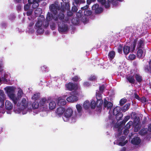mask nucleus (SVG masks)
Listing matches in <instances>:
<instances>
[{
	"label": "nucleus",
	"mask_w": 151,
	"mask_h": 151,
	"mask_svg": "<svg viewBox=\"0 0 151 151\" xmlns=\"http://www.w3.org/2000/svg\"><path fill=\"white\" fill-rule=\"evenodd\" d=\"M30 4L29 3V4H27L24 5V9L25 11H27L28 10L30 6Z\"/></svg>",
	"instance_id": "obj_55"
},
{
	"label": "nucleus",
	"mask_w": 151,
	"mask_h": 151,
	"mask_svg": "<svg viewBox=\"0 0 151 151\" xmlns=\"http://www.w3.org/2000/svg\"><path fill=\"white\" fill-rule=\"evenodd\" d=\"M44 18L43 16H40L38 18V21L35 24V28L37 29V32L39 34H42L44 32L42 25H44Z\"/></svg>",
	"instance_id": "obj_2"
},
{
	"label": "nucleus",
	"mask_w": 151,
	"mask_h": 151,
	"mask_svg": "<svg viewBox=\"0 0 151 151\" xmlns=\"http://www.w3.org/2000/svg\"><path fill=\"white\" fill-rule=\"evenodd\" d=\"M137 38L135 39L133 42L132 43L131 45V46L132 47V51H134V50H135L137 42Z\"/></svg>",
	"instance_id": "obj_32"
},
{
	"label": "nucleus",
	"mask_w": 151,
	"mask_h": 151,
	"mask_svg": "<svg viewBox=\"0 0 151 151\" xmlns=\"http://www.w3.org/2000/svg\"><path fill=\"white\" fill-rule=\"evenodd\" d=\"M91 8L92 10L94 11L96 14H101L103 11V8L101 7H99V5L97 4L93 5Z\"/></svg>",
	"instance_id": "obj_7"
},
{
	"label": "nucleus",
	"mask_w": 151,
	"mask_h": 151,
	"mask_svg": "<svg viewBox=\"0 0 151 151\" xmlns=\"http://www.w3.org/2000/svg\"><path fill=\"white\" fill-rule=\"evenodd\" d=\"M92 14L91 10L86 9L84 11V14L86 16H88L91 15Z\"/></svg>",
	"instance_id": "obj_31"
},
{
	"label": "nucleus",
	"mask_w": 151,
	"mask_h": 151,
	"mask_svg": "<svg viewBox=\"0 0 151 151\" xmlns=\"http://www.w3.org/2000/svg\"><path fill=\"white\" fill-rule=\"evenodd\" d=\"M51 20H48L47 19V17H46V21H45L44 22V25L43 26L45 27H47L49 25V22L51 21Z\"/></svg>",
	"instance_id": "obj_53"
},
{
	"label": "nucleus",
	"mask_w": 151,
	"mask_h": 151,
	"mask_svg": "<svg viewBox=\"0 0 151 151\" xmlns=\"http://www.w3.org/2000/svg\"><path fill=\"white\" fill-rule=\"evenodd\" d=\"M113 114L115 116V118L118 121L121 119L123 116L122 113L121 112L120 108L119 106L116 107L114 109Z\"/></svg>",
	"instance_id": "obj_5"
},
{
	"label": "nucleus",
	"mask_w": 151,
	"mask_h": 151,
	"mask_svg": "<svg viewBox=\"0 0 151 151\" xmlns=\"http://www.w3.org/2000/svg\"><path fill=\"white\" fill-rule=\"evenodd\" d=\"M127 142V141H126L124 142H119V145L121 146H124Z\"/></svg>",
	"instance_id": "obj_62"
},
{
	"label": "nucleus",
	"mask_w": 151,
	"mask_h": 151,
	"mask_svg": "<svg viewBox=\"0 0 151 151\" xmlns=\"http://www.w3.org/2000/svg\"><path fill=\"white\" fill-rule=\"evenodd\" d=\"M105 88V85L104 84L100 86L99 88V92L101 93H102Z\"/></svg>",
	"instance_id": "obj_49"
},
{
	"label": "nucleus",
	"mask_w": 151,
	"mask_h": 151,
	"mask_svg": "<svg viewBox=\"0 0 151 151\" xmlns=\"http://www.w3.org/2000/svg\"><path fill=\"white\" fill-rule=\"evenodd\" d=\"M90 85V83L88 81H86L83 83V86L84 87H88Z\"/></svg>",
	"instance_id": "obj_59"
},
{
	"label": "nucleus",
	"mask_w": 151,
	"mask_h": 151,
	"mask_svg": "<svg viewBox=\"0 0 151 151\" xmlns=\"http://www.w3.org/2000/svg\"><path fill=\"white\" fill-rule=\"evenodd\" d=\"M5 105L6 109L8 110H11L13 108V105L9 101L6 100Z\"/></svg>",
	"instance_id": "obj_16"
},
{
	"label": "nucleus",
	"mask_w": 151,
	"mask_h": 151,
	"mask_svg": "<svg viewBox=\"0 0 151 151\" xmlns=\"http://www.w3.org/2000/svg\"><path fill=\"white\" fill-rule=\"evenodd\" d=\"M66 89L69 91L76 90L78 89L79 86L77 84H74L72 82H70L65 84Z\"/></svg>",
	"instance_id": "obj_6"
},
{
	"label": "nucleus",
	"mask_w": 151,
	"mask_h": 151,
	"mask_svg": "<svg viewBox=\"0 0 151 151\" xmlns=\"http://www.w3.org/2000/svg\"><path fill=\"white\" fill-rule=\"evenodd\" d=\"M3 64L2 61H0V72L1 73L3 71Z\"/></svg>",
	"instance_id": "obj_54"
},
{
	"label": "nucleus",
	"mask_w": 151,
	"mask_h": 151,
	"mask_svg": "<svg viewBox=\"0 0 151 151\" xmlns=\"http://www.w3.org/2000/svg\"><path fill=\"white\" fill-rule=\"evenodd\" d=\"M78 9L77 7L74 5L72 8V11L73 12H76L78 11Z\"/></svg>",
	"instance_id": "obj_57"
},
{
	"label": "nucleus",
	"mask_w": 151,
	"mask_h": 151,
	"mask_svg": "<svg viewBox=\"0 0 151 151\" xmlns=\"http://www.w3.org/2000/svg\"><path fill=\"white\" fill-rule=\"evenodd\" d=\"M39 106V104L37 102H34L32 104V105L33 108L35 109H37L38 108Z\"/></svg>",
	"instance_id": "obj_46"
},
{
	"label": "nucleus",
	"mask_w": 151,
	"mask_h": 151,
	"mask_svg": "<svg viewBox=\"0 0 151 151\" xmlns=\"http://www.w3.org/2000/svg\"><path fill=\"white\" fill-rule=\"evenodd\" d=\"M107 2L109 4V7L110 6L111 4L114 6H116L118 4V1H117V0H108Z\"/></svg>",
	"instance_id": "obj_25"
},
{
	"label": "nucleus",
	"mask_w": 151,
	"mask_h": 151,
	"mask_svg": "<svg viewBox=\"0 0 151 151\" xmlns=\"http://www.w3.org/2000/svg\"><path fill=\"white\" fill-rule=\"evenodd\" d=\"M128 58L131 60H134L135 58V56L134 54H132L130 55Z\"/></svg>",
	"instance_id": "obj_56"
},
{
	"label": "nucleus",
	"mask_w": 151,
	"mask_h": 151,
	"mask_svg": "<svg viewBox=\"0 0 151 151\" xmlns=\"http://www.w3.org/2000/svg\"><path fill=\"white\" fill-rule=\"evenodd\" d=\"M139 133L142 135H145L147 133V130L145 128L142 129L140 131Z\"/></svg>",
	"instance_id": "obj_36"
},
{
	"label": "nucleus",
	"mask_w": 151,
	"mask_h": 151,
	"mask_svg": "<svg viewBox=\"0 0 151 151\" xmlns=\"http://www.w3.org/2000/svg\"><path fill=\"white\" fill-rule=\"evenodd\" d=\"M89 7V6L88 5H86V6L82 7L81 8V9L82 10H85L86 9H88V8Z\"/></svg>",
	"instance_id": "obj_64"
},
{
	"label": "nucleus",
	"mask_w": 151,
	"mask_h": 151,
	"mask_svg": "<svg viewBox=\"0 0 151 151\" xmlns=\"http://www.w3.org/2000/svg\"><path fill=\"white\" fill-rule=\"evenodd\" d=\"M32 10H29L27 12V16H29L31 15L32 14Z\"/></svg>",
	"instance_id": "obj_63"
},
{
	"label": "nucleus",
	"mask_w": 151,
	"mask_h": 151,
	"mask_svg": "<svg viewBox=\"0 0 151 151\" xmlns=\"http://www.w3.org/2000/svg\"><path fill=\"white\" fill-rule=\"evenodd\" d=\"M69 9H70L69 8ZM66 10H65V11ZM67 11H68L67 13V16L68 17H71L73 16V12H72V11H71L70 10V9H69L68 10H66Z\"/></svg>",
	"instance_id": "obj_50"
},
{
	"label": "nucleus",
	"mask_w": 151,
	"mask_h": 151,
	"mask_svg": "<svg viewBox=\"0 0 151 151\" xmlns=\"http://www.w3.org/2000/svg\"><path fill=\"white\" fill-rule=\"evenodd\" d=\"M123 48V45L122 44H119L118 47V52L119 53L121 54L122 53Z\"/></svg>",
	"instance_id": "obj_42"
},
{
	"label": "nucleus",
	"mask_w": 151,
	"mask_h": 151,
	"mask_svg": "<svg viewBox=\"0 0 151 151\" xmlns=\"http://www.w3.org/2000/svg\"><path fill=\"white\" fill-rule=\"evenodd\" d=\"M41 69L43 72H46L48 71V68L46 65H43V66L41 67Z\"/></svg>",
	"instance_id": "obj_52"
},
{
	"label": "nucleus",
	"mask_w": 151,
	"mask_h": 151,
	"mask_svg": "<svg viewBox=\"0 0 151 151\" xmlns=\"http://www.w3.org/2000/svg\"><path fill=\"white\" fill-rule=\"evenodd\" d=\"M96 98L97 100L102 99V96L101 94L100 93L99 91L98 92H96Z\"/></svg>",
	"instance_id": "obj_38"
},
{
	"label": "nucleus",
	"mask_w": 151,
	"mask_h": 151,
	"mask_svg": "<svg viewBox=\"0 0 151 151\" xmlns=\"http://www.w3.org/2000/svg\"><path fill=\"white\" fill-rule=\"evenodd\" d=\"M103 103V100H97L96 101V106H102Z\"/></svg>",
	"instance_id": "obj_44"
},
{
	"label": "nucleus",
	"mask_w": 151,
	"mask_h": 151,
	"mask_svg": "<svg viewBox=\"0 0 151 151\" xmlns=\"http://www.w3.org/2000/svg\"><path fill=\"white\" fill-rule=\"evenodd\" d=\"M131 143L135 145H138L141 142V139L140 138L137 136H135L132 139Z\"/></svg>",
	"instance_id": "obj_13"
},
{
	"label": "nucleus",
	"mask_w": 151,
	"mask_h": 151,
	"mask_svg": "<svg viewBox=\"0 0 151 151\" xmlns=\"http://www.w3.org/2000/svg\"><path fill=\"white\" fill-rule=\"evenodd\" d=\"M134 98L137 99L139 100H140V98L139 96L136 93H135L134 94Z\"/></svg>",
	"instance_id": "obj_61"
},
{
	"label": "nucleus",
	"mask_w": 151,
	"mask_h": 151,
	"mask_svg": "<svg viewBox=\"0 0 151 151\" xmlns=\"http://www.w3.org/2000/svg\"><path fill=\"white\" fill-rule=\"evenodd\" d=\"M42 9L40 8H37L35 10V13L36 15H39L41 14L42 12Z\"/></svg>",
	"instance_id": "obj_40"
},
{
	"label": "nucleus",
	"mask_w": 151,
	"mask_h": 151,
	"mask_svg": "<svg viewBox=\"0 0 151 151\" xmlns=\"http://www.w3.org/2000/svg\"><path fill=\"white\" fill-rule=\"evenodd\" d=\"M56 104L54 101L50 102L49 104V108L50 109L52 110L55 107Z\"/></svg>",
	"instance_id": "obj_28"
},
{
	"label": "nucleus",
	"mask_w": 151,
	"mask_h": 151,
	"mask_svg": "<svg viewBox=\"0 0 151 151\" xmlns=\"http://www.w3.org/2000/svg\"><path fill=\"white\" fill-rule=\"evenodd\" d=\"M39 1H35L36 2L32 3V4H33L32 7L33 8H36L38 6V2Z\"/></svg>",
	"instance_id": "obj_51"
},
{
	"label": "nucleus",
	"mask_w": 151,
	"mask_h": 151,
	"mask_svg": "<svg viewBox=\"0 0 151 151\" xmlns=\"http://www.w3.org/2000/svg\"><path fill=\"white\" fill-rule=\"evenodd\" d=\"M83 106L85 109H88L90 107L89 101L88 100L85 101L83 104Z\"/></svg>",
	"instance_id": "obj_24"
},
{
	"label": "nucleus",
	"mask_w": 151,
	"mask_h": 151,
	"mask_svg": "<svg viewBox=\"0 0 151 151\" xmlns=\"http://www.w3.org/2000/svg\"><path fill=\"white\" fill-rule=\"evenodd\" d=\"M23 94V91L21 89H19L17 93V97L18 99V101L19 99L21 98L22 96V95Z\"/></svg>",
	"instance_id": "obj_34"
},
{
	"label": "nucleus",
	"mask_w": 151,
	"mask_h": 151,
	"mask_svg": "<svg viewBox=\"0 0 151 151\" xmlns=\"http://www.w3.org/2000/svg\"><path fill=\"white\" fill-rule=\"evenodd\" d=\"M63 19L59 20L58 22H55L58 24V31L61 33L66 32L69 29L68 25L63 21Z\"/></svg>",
	"instance_id": "obj_4"
},
{
	"label": "nucleus",
	"mask_w": 151,
	"mask_h": 151,
	"mask_svg": "<svg viewBox=\"0 0 151 151\" xmlns=\"http://www.w3.org/2000/svg\"><path fill=\"white\" fill-rule=\"evenodd\" d=\"M74 93V92L70 93V94L71 96L68 97L66 99V100L68 102L73 103L76 101L78 100V98L76 96L72 95L73 94H75Z\"/></svg>",
	"instance_id": "obj_9"
},
{
	"label": "nucleus",
	"mask_w": 151,
	"mask_h": 151,
	"mask_svg": "<svg viewBox=\"0 0 151 151\" xmlns=\"http://www.w3.org/2000/svg\"><path fill=\"white\" fill-rule=\"evenodd\" d=\"M140 100L141 101L142 103H145L148 101V100H147L146 98L144 97H142L140 99Z\"/></svg>",
	"instance_id": "obj_60"
},
{
	"label": "nucleus",
	"mask_w": 151,
	"mask_h": 151,
	"mask_svg": "<svg viewBox=\"0 0 151 151\" xmlns=\"http://www.w3.org/2000/svg\"><path fill=\"white\" fill-rule=\"evenodd\" d=\"M79 80V77L78 76H76L73 77L72 80L74 81L77 82Z\"/></svg>",
	"instance_id": "obj_58"
},
{
	"label": "nucleus",
	"mask_w": 151,
	"mask_h": 151,
	"mask_svg": "<svg viewBox=\"0 0 151 151\" xmlns=\"http://www.w3.org/2000/svg\"><path fill=\"white\" fill-rule=\"evenodd\" d=\"M144 43V41L141 39L139 40L137 43V49H139L142 48V45Z\"/></svg>",
	"instance_id": "obj_33"
},
{
	"label": "nucleus",
	"mask_w": 151,
	"mask_h": 151,
	"mask_svg": "<svg viewBox=\"0 0 151 151\" xmlns=\"http://www.w3.org/2000/svg\"><path fill=\"white\" fill-rule=\"evenodd\" d=\"M5 95L3 90L0 91V107L2 108L4 106V101L5 99Z\"/></svg>",
	"instance_id": "obj_10"
},
{
	"label": "nucleus",
	"mask_w": 151,
	"mask_h": 151,
	"mask_svg": "<svg viewBox=\"0 0 151 151\" xmlns=\"http://www.w3.org/2000/svg\"><path fill=\"white\" fill-rule=\"evenodd\" d=\"M47 102V100L45 98H43L40 100L39 103L40 106L43 108H46L47 107L46 104Z\"/></svg>",
	"instance_id": "obj_14"
},
{
	"label": "nucleus",
	"mask_w": 151,
	"mask_h": 151,
	"mask_svg": "<svg viewBox=\"0 0 151 151\" xmlns=\"http://www.w3.org/2000/svg\"><path fill=\"white\" fill-rule=\"evenodd\" d=\"M130 116L128 115L126 116L125 117L124 119L120 122V124L121 125H124L127 121L128 120L130 119Z\"/></svg>",
	"instance_id": "obj_23"
},
{
	"label": "nucleus",
	"mask_w": 151,
	"mask_h": 151,
	"mask_svg": "<svg viewBox=\"0 0 151 151\" xmlns=\"http://www.w3.org/2000/svg\"><path fill=\"white\" fill-rule=\"evenodd\" d=\"M103 109L106 108L107 109H111L112 107L113 104L110 102H108L106 99H104Z\"/></svg>",
	"instance_id": "obj_12"
},
{
	"label": "nucleus",
	"mask_w": 151,
	"mask_h": 151,
	"mask_svg": "<svg viewBox=\"0 0 151 151\" xmlns=\"http://www.w3.org/2000/svg\"><path fill=\"white\" fill-rule=\"evenodd\" d=\"M28 102L25 98H23L21 102L20 103H18L17 106L19 108L22 109H26L27 106Z\"/></svg>",
	"instance_id": "obj_8"
},
{
	"label": "nucleus",
	"mask_w": 151,
	"mask_h": 151,
	"mask_svg": "<svg viewBox=\"0 0 151 151\" xmlns=\"http://www.w3.org/2000/svg\"><path fill=\"white\" fill-rule=\"evenodd\" d=\"M65 111V108H64L60 106L57 108L56 112L58 115L59 116L62 115Z\"/></svg>",
	"instance_id": "obj_18"
},
{
	"label": "nucleus",
	"mask_w": 151,
	"mask_h": 151,
	"mask_svg": "<svg viewBox=\"0 0 151 151\" xmlns=\"http://www.w3.org/2000/svg\"><path fill=\"white\" fill-rule=\"evenodd\" d=\"M135 78L137 81L139 83H141L142 81V77L139 74H136L135 76Z\"/></svg>",
	"instance_id": "obj_21"
},
{
	"label": "nucleus",
	"mask_w": 151,
	"mask_h": 151,
	"mask_svg": "<svg viewBox=\"0 0 151 151\" xmlns=\"http://www.w3.org/2000/svg\"><path fill=\"white\" fill-rule=\"evenodd\" d=\"M39 96L40 94L38 93L34 94V95L32 97V99L36 100L39 98Z\"/></svg>",
	"instance_id": "obj_47"
},
{
	"label": "nucleus",
	"mask_w": 151,
	"mask_h": 151,
	"mask_svg": "<svg viewBox=\"0 0 151 151\" xmlns=\"http://www.w3.org/2000/svg\"><path fill=\"white\" fill-rule=\"evenodd\" d=\"M76 15L77 17L80 19L83 16L82 11L81 10H79L78 12L76 13Z\"/></svg>",
	"instance_id": "obj_30"
},
{
	"label": "nucleus",
	"mask_w": 151,
	"mask_h": 151,
	"mask_svg": "<svg viewBox=\"0 0 151 151\" xmlns=\"http://www.w3.org/2000/svg\"><path fill=\"white\" fill-rule=\"evenodd\" d=\"M76 107L78 113L81 112L82 111V107L80 104H77L76 105Z\"/></svg>",
	"instance_id": "obj_37"
},
{
	"label": "nucleus",
	"mask_w": 151,
	"mask_h": 151,
	"mask_svg": "<svg viewBox=\"0 0 151 151\" xmlns=\"http://www.w3.org/2000/svg\"><path fill=\"white\" fill-rule=\"evenodd\" d=\"M8 96L13 101L15 104H17L18 99L14 94L15 88L13 87H7L5 89Z\"/></svg>",
	"instance_id": "obj_3"
},
{
	"label": "nucleus",
	"mask_w": 151,
	"mask_h": 151,
	"mask_svg": "<svg viewBox=\"0 0 151 151\" xmlns=\"http://www.w3.org/2000/svg\"><path fill=\"white\" fill-rule=\"evenodd\" d=\"M6 74H5L3 76L2 75L1 79L0 78V82H1L2 81H7V79L6 78Z\"/></svg>",
	"instance_id": "obj_45"
},
{
	"label": "nucleus",
	"mask_w": 151,
	"mask_h": 151,
	"mask_svg": "<svg viewBox=\"0 0 151 151\" xmlns=\"http://www.w3.org/2000/svg\"><path fill=\"white\" fill-rule=\"evenodd\" d=\"M96 105V103L94 100H92L90 103V106L92 109H94Z\"/></svg>",
	"instance_id": "obj_29"
},
{
	"label": "nucleus",
	"mask_w": 151,
	"mask_h": 151,
	"mask_svg": "<svg viewBox=\"0 0 151 151\" xmlns=\"http://www.w3.org/2000/svg\"><path fill=\"white\" fill-rule=\"evenodd\" d=\"M80 19L77 17L73 18L71 20V22L73 24L76 25L79 24Z\"/></svg>",
	"instance_id": "obj_22"
},
{
	"label": "nucleus",
	"mask_w": 151,
	"mask_h": 151,
	"mask_svg": "<svg viewBox=\"0 0 151 151\" xmlns=\"http://www.w3.org/2000/svg\"><path fill=\"white\" fill-rule=\"evenodd\" d=\"M49 9L52 12H48L47 15V19L48 20H53L55 22H58L64 19L65 15L64 14L65 10L69 9V4L65 3H61V7L58 2H55L49 6Z\"/></svg>",
	"instance_id": "obj_1"
},
{
	"label": "nucleus",
	"mask_w": 151,
	"mask_h": 151,
	"mask_svg": "<svg viewBox=\"0 0 151 151\" xmlns=\"http://www.w3.org/2000/svg\"><path fill=\"white\" fill-rule=\"evenodd\" d=\"M102 5L104 6L106 9H108L109 8V4L106 2V0H97Z\"/></svg>",
	"instance_id": "obj_17"
},
{
	"label": "nucleus",
	"mask_w": 151,
	"mask_h": 151,
	"mask_svg": "<svg viewBox=\"0 0 151 151\" xmlns=\"http://www.w3.org/2000/svg\"><path fill=\"white\" fill-rule=\"evenodd\" d=\"M97 76L95 75H91L88 79V80L92 81H95L97 80Z\"/></svg>",
	"instance_id": "obj_27"
},
{
	"label": "nucleus",
	"mask_w": 151,
	"mask_h": 151,
	"mask_svg": "<svg viewBox=\"0 0 151 151\" xmlns=\"http://www.w3.org/2000/svg\"><path fill=\"white\" fill-rule=\"evenodd\" d=\"M133 124V122L132 121H129L126 125L125 127V128L127 129H129L131 126Z\"/></svg>",
	"instance_id": "obj_39"
},
{
	"label": "nucleus",
	"mask_w": 151,
	"mask_h": 151,
	"mask_svg": "<svg viewBox=\"0 0 151 151\" xmlns=\"http://www.w3.org/2000/svg\"><path fill=\"white\" fill-rule=\"evenodd\" d=\"M130 105L129 103H127L123 107L122 110L124 111L127 110L129 109Z\"/></svg>",
	"instance_id": "obj_41"
},
{
	"label": "nucleus",
	"mask_w": 151,
	"mask_h": 151,
	"mask_svg": "<svg viewBox=\"0 0 151 151\" xmlns=\"http://www.w3.org/2000/svg\"><path fill=\"white\" fill-rule=\"evenodd\" d=\"M115 56V52L114 51H110L108 55V57L111 60L113 59Z\"/></svg>",
	"instance_id": "obj_26"
},
{
	"label": "nucleus",
	"mask_w": 151,
	"mask_h": 151,
	"mask_svg": "<svg viewBox=\"0 0 151 151\" xmlns=\"http://www.w3.org/2000/svg\"><path fill=\"white\" fill-rule=\"evenodd\" d=\"M138 49V50L137 53V56L138 58H140L142 56L143 51L140 48Z\"/></svg>",
	"instance_id": "obj_35"
},
{
	"label": "nucleus",
	"mask_w": 151,
	"mask_h": 151,
	"mask_svg": "<svg viewBox=\"0 0 151 151\" xmlns=\"http://www.w3.org/2000/svg\"><path fill=\"white\" fill-rule=\"evenodd\" d=\"M126 78L129 83L133 84L134 83L135 81L133 76H127Z\"/></svg>",
	"instance_id": "obj_20"
},
{
	"label": "nucleus",
	"mask_w": 151,
	"mask_h": 151,
	"mask_svg": "<svg viewBox=\"0 0 151 151\" xmlns=\"http://www.w3.org/2000/svg\"><path fill=\"white\" fill-rule=\"evenodd\" d=\"M64 112V117L67 118H68L72 115L73 111L70 108H68L66 110H65Z\"/></svg>",
	"instance_id": "obj_11"
},
{
	"label": "nucleus",
	"mask_w": 151,
	"mask_h": 151,
	"mask_svg": "<svg viewBox=\"0 0 151 151\" xmlns=\"http://www.w3.org/2000/svg\"><path fill=\"white\" fill-rule=\"evenodd\" d=\"M80 20L82 21L84 23H86L88 20L87 18L84 17V16H83Z\"/></svg>",
	"instance_id": "obj_48"
},
{
	"label": "nucleus",
	"mask_w": 151,
	"mask_h": 151,
	"mask_svg": "<svg viewBox=\"0 0 151 151\" xmlns=\"http://www.w3.org/2000/svg\"><path fill=\"white\" fill-rule=\"evenodd\" d=\"M130 47L128 46L125 45L123 47V51L125 55H128L130 52Z\"/></svg>",
	"instance_id": "obj_19"
},
{
	"label": "nucleus",
	"mask_w": 151,
	"mask_h": 151,
	"mask_svg": "<svg viewBox=\"0 0 151 151\" xmlns=\"http://www.w3.org/2000/svg\"><path fill=\"white\" fill-rule=\"evenodd\" d=\"M127 102V99H126L123 98L120 100L119 101L120 105L123 106Z\"/></svg>",
	"instance_id": "obj_43"
},
{
	"label": "nucleus",
	"mask_w": 151,
	"mask_h": 151,
	"mask_svg": "<svg viewBox=\"0 0 151 151\" xmlns=\"http://www.w3.org/2000/svg\"><path fill=\"white\" fill-rule=\"evenodd\" d=\"M57 103L59 106L61 107L66 104V101L65 99H63L61 97H59L58 99Z\"/></svg>",
	"instance_id": "obj_15"
}]
</instances>
